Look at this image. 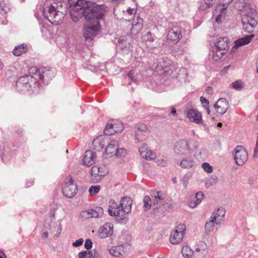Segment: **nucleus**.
<instances>
[{
    "instance_id": "nucleus-1",
    "label": "nucleus",
    "mask_w": 258,
    "mask_h": 258,
    "mask_svg": "<svg viewBox=\"0 0 258 258\" xmlns=\"http://www.w3.org/2000/svg\"><path fill=\"white\" fill-rule=\"evenodd\" d=\"M72 20L78 22L83 16L88 24L83 28V36L86 40H92L101 30L100 20L103 19L107 10L105 5L85 0H69Z\"/></svg>"
},
{
    "instance_id": "nucleus-2",
    "label": "nucleus",
    "mask_w": 258,
    "mask_h": 258,
    "mask_svg": "<svg viewBox=\"0 0 258 258\" xmlns=\"http://www.w3.org/2000/svg\"><path fill=\"white\" fill-rule=\"evenodd\" d=\"M29 73V75L20 77L17 81L16 86L18 91L21 92L34 91V89L36 88L37 80H40L44 81V77L46 75L44 69H38L36 67L30 68Z\"/></svg>"
},
{
    "instance_id": "nucleus-3",
    "label": "nucleus",
    "mask_w": 258,
    "mask_h": 258,
    "mask_svg": "<svg viewBox=\"0 0 258 258\" xmlns=\"http://www.w3.org/2000/svg\"><path fill=\"white\" fill-rule=\"evenodd\" d=\"M132 204V200L128 197L122 198L118 204L114 200H110L109 202V214L123 220L131 212Z\"/></svg>"
},
{
    "instance_id": "nucleus-4",
    "label": "nucleus",
    "mask_w": 258,
    "mask_h": 258,
    "mask_svg": "<svg viewBox=\"0 0 258 258\" xmlns=\"http://www.w3.org/2000/svg\"><path fill=\"white\" fill-rule=\"evenodd\" d=\"M43 13L44 17L55 25L61 23L66 15V11L61 4H50L49 2L44 4Z\"/></svg>"
},
{
    "instance_id": "nucleus-5",
    "label": "nucleus",
    "mask_w": 258,
    "mask_h": 258,
    "mask_svg": "<svg viewBox=\"0 0 258 258\" xmlns=\"http://www.w3.org/2000/svg\"><path fill=\"white\" fill-rule=\"evenodd\" d=\"M256 11L249 6L244 7L241 13L242 24L243 29L248 33H252L254 27L257 24V21L255 19Z\"/></svg>"
},
{
    "instance_id": "nucleus-6",
    "label": "nucleus",
    "mask_w": 258,
    "mask_h": 258,
    "mask_svg": "<svg viewBox=\"0 0 258 258\" xmlns=\"http://www.w3.org/2000/svg\"><path fill=\"white\" fill-rule=\"evenodd\" d=\"M185 228V225L183 224H179L175 227L169 237V241L171 244H177L181 241Z\"/></svg>"
},
{
    "instance_id": "nucleus-7",
    "label": "nucleus",
    "mask_w": 258,
    "mask_h": 258,
    "mask_svg": "<svg viewBox=\"0 0 258 258\" xmlns=\"http://www.w3.org/2000/svg\"><path fill=\"white\" fill-rule=\"evenodd\" d=\"M77 187L72 177H69L65 180L62 187V192L64 196L68 198H73L76 194Z\"/></svg>"
},
{
    "instance_id": "nucleus-8",
    "label": "nucleus",
    "mask_w": 258,
    "mask_h": 258,
    "mask_svg": "<svg viewBox=\"0 0 258 258\" xmlns=\"http://www.w3.org/2000/svg\"><path fill=\"white\" fill-rule=\"evenodd\" d=\"M184 114L190 122L198 124H202L203 122L202 113L196 109L187 108L184 111Z\"/></svg>"
},
{
    "instance_id": "nucleus-9",
    "label": "nucleus",
    "mask_w": 258,
    "mask_h": 258,
    "mask_svg": "<svg viewBox=\"0 0 258 258\" xmlns=\"http://www.w3.org/2000/svg\"><path fill=\"white\" fill-rule=\"evenodd\" d=\"M123 129L122 123L117 120H111L108 122L104 133L107 136H111L115 133L121 132Z\"/></svg>"
},
{
    "instance_id": "nucleus-10",
    "label": "nucleus",
    "mask_w": 258,
    "mask_h": 258,
    "mask_svg": "<svg viewBox=\"0 0 258 258\" xmlns=\"http://www.w3.org/2000/svg\"><path fill=\"white\" fill-rule=\"evenodd\" d=\"M234 151V159L235 163L238 165H243L248 159L247 151L244 147L240 146H237Z\"/></svg>"
},
{
    "instance_id": "nucleus-11",
    "label": "nucleus",
    "mask_w": 258,
    "mask_h": 258,
    "mask_svg": "<svg viewBox=\"0 0 258 258\" xmlns=\"http://www.w3.org/2000/svg\"><path fill=\"white\" fill-rule=\"evenodd\" d=\"M191 150L189 143L187 140H179L175 144L174 152L177 155H184L190 153Z\"/></svg>"
},
{
    "instance_id": "nucleus-12",
    "label": "nucleus",
    "mask_w": 258,
    "mask_h": 258,
    "mask_svg": "<svg viewBox=\"0 0 258 258\" xmlns=\"http://www.w3.org/2000/svg\"><path fill=\"white\" fill-rule=\"evenodd\" d=\"M103 215V209L97 207L95 209H90L82 211L80 215L81 218L87 219L90 218H99Z\"/></svg>"
},
{
    "instance_id": "nucleus-13",
    "label": "nucleus",
    "mask_w": 258,
    "mask_h": 258,
    "mask_svg": "<svg viewBox=\"0 0 258 258\" xmlns=\"http://www.w3.org/2000/svg\"><path fill=\"white\" fill-rule=\"evenodd\" d=\"M113 225L111 223H105L98 231V235L100 238H105L112 235Z\"/></svg>"
},
{
    "instance_id": "nucleus-14",
    "label": "nucleus",
    "mask_w": 258,
    "mask_h": 258,
    "mask_svg": "<svg viewBox=\"0 0 258 258\" xmlns=\"http://www.w3.org/2000/svg\"><path fill=\"white\" fill-rule=\"evenodd\" d=\"M207 248L206 242L202 241L198 242L196 245L194 258H205Z\"/></svg>"
},
{
    "instance_id": "nucleus-15",
    "label": "nucleus",
    "mask_w": 258,
    "mask_h": 258,
    "mask_svg": "<svg viewBox=\"0 0 258 258\" xmlns=\"http://www.w3.org/2000/svg\"><path fill=\"white\" fill-rule=\"evenodd\" d=\"M181 38V31L180 28L174 27L169 30L167 34V38L169 41L177 43Z\"/></svg>"
},
{
    "instance_id": "nucleus-16",
    "label": "nucleus",
    "mask_w": 258,
    "mask_h": 258,
    "mask_svg": "<svg viewBox=\"0 0 258 258\" xmlns=\"http://www.w3.org/2000/svg\"><path fill=\"white\" fill-rule=\"evenodd\" d=\"M214 107L218 113L223 115L227 111L229 103L225 98H221L215 104Z\"/></svg>"
},
{
    "instance_id": "nucleus-17",
    "label": "nucleus",
    "mask_w": 258,
    "mask_h": 258,
    "mask_svg": "<svg viewBox=\"0 0 258 258\" xmlns=\"http://www.w3.org/2000/svg\"><path fill=\"white\" fill-rule=\"evenodd\" d=\"M226 7L224 5H219L213 12V15L216 16V21L218 23L222 22L226 14Z\"/></svg>"
},
{
    "instance_id": "nucleus-18",
    "label": "nucleus",
    "mask_w": 258,
    "mask_h": 258,
    "mask_svg": "<svg viewBox=\"0 0 258 258\" xmlns=\"http://www.w3.org/2000/svg\"><path fill=\"white\" fill-rule=\"evenodd\" d=\"M225 213L223 208H218L214 211L210 218L216 221V225H219L224 221Z\"/></svg>"
},
{
    "instance_id": "nucleus-19",
    "label": "nucleus",
    "mask_w": 258,
    "mask_h": 258,
    "mask_svg": "<svg viewBox=\"0 0 258 258\" xmlns=\"http://www.w3.org/2000/svg\"><path fill=\"white\" fill-rule=\"evenodd\" d=\"M96 158V155L95 152L91 150H87L85 153L83 161L85 165L90 166L95 163Z\"/></svg>"
},
{
    "instance_id": "nucleus-20",
    "label": "nucleus",
    "mask_w": 258,
    "mask_h": 258,
    "mask_svg": "<svg viewBox=\"0 0 258 258\" xmlns=\"http://www.w3.org/2000/svg\"><path fill=\"white\" fill-rule=\"evenodd\" d=\"M196 161L192 157L183 158L179 162V165L183 169H189L196 166Z\"/></svg>"
},
{
    "instance_id": "nucleus-21",
    "label": "nucleus",
    "mask_w": 258,
    "mask_h": 258,
    "mask_svg": "<svg viewBox=\"0 0 258 258\" xmlns=\"http://www.w3.org/2000/svg\"><path fill=\"white\" fill-rule=\"evenodd\" d=\"M147 127L144 123L139 124L136 131V138L138 142H141L144 139L147 133Z\"/></svg>"
},
{
    "instance_id": "nucleus-22",
    "label": "nucleus",
    "mask_w": 258,
    "mask_h": 258,
    "mask_svg": "<svg viewBox=\"0 0 258 258\" xmlns=\"http://www.w3.org/2000/svg\"><path fill=\"white\" fill-rule=\"evenodd\" d=\"M132 38L130 35L120 37L118 39V47L121 49H130Z\"/></svg>"
},
{
    "instance_id": "nucleus-23",
    "label": "nucleus",
    "mask_w": 258,
    "mask_h": 258,
    "mask_svg": "<svg viewBox=\"0 0 258 258\" xmlns=\"http://www.w3.org/2000/svg\"><path fill=\"white\" fill-rule=\"evenodd\" d=\"M229 42L228 39L226 37L220 38L216 41L214 47L219 49H222L223 51L226 52L228 49Z\"/></svg>"
},
{
    "instance_id": "nucleus-24",
    "label": "nucleus",
    "mask_w": 258,
    "mask_h": 258,
    "mask_svg": "<svg viewBox=\"0 0 258 258\" xmlns=\"http://www.w3.org/2000/svg\"><path fill=\"white\" fill-rule=\"evenodd\" d=\"M118 147V143L116 140L111 141L105 149V153L110 155V156L114 155Z\"/></svg>"
},
{
    "instance_id": "nucleus-25",
    "label": "nucleus",
    "mask_w": 258,
    "mask_h": 258,
    "mask_svg": "<svg viewBox=\"0 0 258 258\" xmlns=\"http://www.w3.org/2000/svg\"><path fill=\"white\" fill-rule=\"evenodd\" d=\"M105 145V140L101 138L97 137L92 142L93 149L97 151H100Z\"/></svg>"
},
{
    "instance_id": "nucleus-26",
    "label": "nucleus",
    "mask_w": 258,
    "mask_h": 258,
    "mask_svg": "<svg viewBox=\"0 0 258 258\" xmlns=\"http://www.w3.org/2000/svg\"><path fill=\"white\" fill-rule=\"evenodd\" d=\"M152 197L153 198L152 202L154 205H158L165 199V195L161 191L153 192Z\"/></svg>"
},
{
    "instance_id": "nucleus-27",
    "label": "nucleus",
    "mask_w": 258,
    "mask_h": 258,
    "mask_svg": "<svg viewBox=\"0 0 258 258\" xmlns=\"http://www.w3.org/2000/svg\"><path fill=\"white\" fill-rule=\"evenodd\" d=\"M254 37L253 34H250L248 36H244L235 41V46L240 47L248 44Z\"/></svg>"
},
{
    "instance_id": "nucleus-28",
    "label": "nucleus",
    "mask_w": 258,
    "mask_h": 258,
    "mask_svg": "<svg viewBox=\"0 0 258 258\" xmlns=\"http://www.w3.org/2000/svg\"><path fill=\"white\" fill-rule=\"evenodd\" d=\"M225 53V52L222 51V49L220 50L214 47L210 53V55L212 59L214 61H217L221 59Z\"/></svg>"
},
{
    "instance_id": "nucleus-29",
    "label": "nucleus",
    "mask_w": 258,
    "mask_h": 258,
    "mask_svg": "<svg viewBox=\"0 0 258 258\" xmlns=\"http://www.w3.org/2000/svg\"><path fill=\"white\" fill-rule=\"evenodd\" d=\"M109 253L114 256H119L124 253V247L122 245L113 246L109 250Z\"/></svg>"
},
{
    "instance_id": "nucleus-30",
    "label": "nucleus",
    "mask_w": 258,
    "mask_h": 258,
    "mask_svg": "<svg viewBox=\"0 0 258 258\" xmlns=\"http://www.w3.org/2000/svg\"><path fill=\"white\" fill-rule=\"evenodd\" d=\"M216 221L210 218L206 222L205 226V232L207 234H209L214 231L215 228Z\"/></svg>"
},
{
    "instance_id": "nucleus-31",
    "label": "nucleus",
    "mask_w": 258,
    "mask_h": 258,
    "mask_svg": "<svg viewBox=\"0 0 258 258\" xmlns=\"http://www.w3.org/2000/svg\"><path fill=\"white\" fill-rule=\"evenodd\" d=\"M176 78L181 82H185L187 79V71L185 68L180 69L176 75Z\"/></svg>"
},
{
    "instance_id": "nucleus-32",
    "label": "nucleus",
    "mask_w": 258,
    "mask_h": 258,
    "mask_svg": "<svg viewBox=\"0 0 258 258\" xmlns=\"http://www.w3.org/2000/svg\"><path fill=\"white\" fill-rule=\"evenodd\" d=\"M27 51V45L25 44H21L16 46L13 52L16 56H20L22 54L25 53Z\"/></svg>"
},
{
    "instance_id": "nucleus-33",
    "label": "nucleus",
    "mask_w": 258,
    "mask_h": 258,
    "mask_svg": "<svg viewBox=\"0 0 258 258\" xmlns=\"http://www.w3.org/2000/svg\"><path fill=\"white\" fill-rule=\"evenodd\" d=\"M142 19H140L136 21L135 20L133 21V26L131 29L132 33L134 34H137L139 31L142 28Z\"/></svg>"
},
{
    "instance_id": "nucleus-34",
    "label": "nucleus",
    "mask_w": 258,
    "mask_h": 258,
    "mask_svg": "<svg viewBox=\"0 0 258 258\" xmlns=\"http://www.w3.org/2000/svg\"><path fill=\"white\" fill-rule=\"evenodd\" d=\"M181 252L184 258H190L194 254L193 250L187 245L182 247Z\"/></svg>"
},
{
    "instance_id": "nucleus-35",
    "label": "nucleus",
    "mask_w": 258,
    "mask_h": 258,
    "mask_svg": "<svg viewBox=\"0 0 258 258\" xmlns=\"http://www.w3.org/2000/svg\"><path fill=\"white\" fill-rule=\"evenodd\" d=\"M170 65V60L167 58L164 57L161 60L158 62L157 66L161 68V69H164L167 68L168 67H169Z\"/></svg>"
},
{
    "instance_id": "nucleus-36",
    "label": "nucleus",
    "mask_w": 258,
    "mask_h": 258,
    "mask_svg": "<svg viewBox=\"0 0 258 258\" xmlns=\"http://www.w3.org/2000/svg\"><path fill=\"white\" fill-rule=\"evenodd\" d=\"M244 86L241 81L237 80L231 83L230 87L237 91H240L243 88Z\"/></svg>"
},
{
    "instance_id": "nucleus-37",
    "label": "nucleus",
    "mask_w": 258,
    "mask_h": 258,
    "mask_svg": "<svg viewBox=\"0 0 258 258\" xmlns=\"http://www.w3.org/2000/svg\"><path fill=\"white\" fill-rule=\"evenodd\" d=\"M142 153L141 156L147 160L154 159L156 157V154L150 150H148L146 153L142 152Z\"/></svg>"
},
{
    "instance_id": "nucleus-38",
    "label": "nucleus",
    "mask_w": 258,
    "mask_h": 258,
    "mask_svg": "<svg viewBox=\"0 0 258 258\" xmlns=\"http://www.w3.org/2000/svg\"><path fill=\"white\" fill-rule=\"evenodd\" d=\"M217 181V177L215 175H213L207 180L205 183V186L207 188H208L213 185L216 184Z\"/></svg>"
},
{
    "instance_id": "nucleus-39",
    "label": "nucleus",
    "mask_w": 258,
    "mask_h": 258,
    "mask_svg": "<svg viewBox=\"0 0 258 258\" xmlns=\"http://www.w3.org/2000/svg\"><path fill=\"white\" fill-rule=\"evenodd\" d=\"M93 253L88 250H84L78 253V258H92Z\"/></svg>"
},
{
    "instance_id": "nucleus-40",
    "label": "nucleus",
    "mask_w": 258,
    "mask_h": 258,
    "mask_svg": "<svg viewBox=\"0 0 258 258\" xmlns=\"http://www.w3.org/2000/svg\"><path fill=\"white\" fill-rule=\"evenodd\" d=\"M151 201V199L149 196H145L143 199V202L144 204V208L145 211L149 210L151 207V204H149Z\"/></svg>"
},
{
    "instance_id": "nucleus-41",
    "label": "nucleus",
    "mask_w": 258,
    "mask_h": 258,
    "mask_svg": "<svg viewBox=\"0 0 258 258\" xmlns=\"http://www.w3.org/2000/svg\"><path fill=\"white\" fill-rule=\"evenodd\" d=\"M100 190V186L99 185L91 186L89 189L90 194L93 196L97 194Z\"/></svg>"
},
{
    "instance_id": "nucleus-42",
    "label": "nucleus",
    "mask_w": 258,
    "mask_h": 258,
    "mask_svg": "<svg viewBox=\"0 0 258 258\" xmlns=\"http://www.w3.org/2000/svg\"><path fill=\"white\" fill-rule=\"evenodd\" d=\"M202 167L204 170L208 173H211L213 172V167L207 162L202 163Z\"/></svg>"
},
{
    "instance_id": "nucleus-43",
    "label": "nucleus",
    "mask_w": 258,
    "mask_h": 258,
    "mask_svg": "<svg viewBox=\"0 0 258 258\" xmlns=\"http://www.w3.org/2000/svg\"><path fill=\"white\" fill-rule=\"evenodd\" d=\"M126 154V151L123 148H117L114 155L118 157H124Z\"/></svg>"
},
{
    "instance_id": "nucleus-44",
    "label": "nucleus",
    "mask_w": 258,
    "mask_h": 258,
    "mask_svg": "<svg viewBox=\"0 0 258 258\" xmlns=\"http://www.w3.org/2000/svg\"><path fill=\"white\" fill-rule=\"evenodd\" d=\"M191 177V175L189 173L185 174L182 179V184L185 188L187 187L188 181Z\"/></svg>"
},
{
    "instance_id": "nucleus-45",
    "label": "nucleus",
    "mask_w": 258,
    "mask_h": 258,
    "mask_svg": "<svg viewBox=\"0 0 258 258\" xmlns=\"http://www.w3.org/2000/svg\"><path fill=\"white\" fill-rule=\"evenodd\" d=\"M98 177L99 179L105 176L107 173V171L105 169L104 167H99L98 166Z\"/></svg>"
},
{
    "instance_id": "nucleus-46",
    "label": "nucleus",
    "mask_w": 258,
    "mask_h": 258,
    "mask_svg": "<svg viewBox=\"0 0 258 258\" xmlns=\"http://www.w3.org/2000/svg\"><path fill=\"white\" fill-rule=\"evenodd\" d=\"M98 166H94L91 169V174L92 176L95 177H98Z\"/></svg>"
},
{
    "instance_id": "nucleus-47",
    "label": "nucleus",
    "mask_w": 258,
    "mask_h": 258,
    "mask_svg": "<svg viewBox=\"0 0 258 258\" xmlns=\"http://www.w3.org/2000/svg\"><path fill=\"white\" fill-rule=\"evenodd\" d=\"M203 198L204 195L203 192L201 191L198 192L195 196L196 202L197 203L200 204L202 202V200H203Z\"/></svg>"
},
{
    "instance_id": "nucleus-48",
    "label": "nucleus",
    "mask_w": 258,
    "mask_h": 258,
    "mask_svg": "<svg viewBox=\"0 0 258 258\" xmlns=\"http://www.w3.org/2000/svg\"><path fill=\"white\" fill-rule=\"evenodd\" d=\"M148 150H149L148 146L145 143L142 144L139 148V151L141 156L142 155V152L146 153Z\"/></svg>"
},
{
    "instance_id": "nucleus-49",
    "label": "nucleus",
    "mask_w": 258,
    "mask_h": 258,
    "mask_svg": "<svg viewBox=\"0 0 258 258\" xmlns=\"http://www.w3.org/2000/svg\"><path fill=\"white\" fill-rule=\"evenodd\" d=\"M84 246L88 250L91 249L92 247V242L91 240L89 239H86L85 242Z\"/></svg>"
},
{
    "instance_id": "nucleus-50",
    "label": "nucleus",
    "mask_w": 258,
    "mask_h": 258,
    "mask_svg": "<svg viewBox=\"0 0 258 258\" xmlns=\"http://www.w3.org/2000/svg\"><path fill=\"white\" fill-rule=\"evenodd\" d=\"M200 101L204 108L205 107H207L209 104V100L203 96L200 97Z\"/></svg>"
},
{
    "instance_id": "nucleus-51",
    "label": "nucleus",
    "mask_w": 258,
    "mask_h": 258,
    "mask_svg": "<svg viewBox=\"0 0 258 258\" xmlns=\"http://www.w3.org/2000/svg\"><path fill=\"white\" fill-rule=\"evenodd\" d=\"M210 7L209 6V3L207 4V5L203 4V0H202L201 2L200 6L199 9L201 11H204V10H206V9L209 8Z\"/></svg>"
},
{
    "instance_id": "nucleus-52",
    "label": "nucleus",
    "mask_w": 258,
    "mask_h": 258,
    "mask_svg": "<svg viewBox=\"0 0 258 258\" xmlns=\"http://www.w3.org/2000/svg\"><path fill=\"white\" fill-rule=\"evenodd\" d=\"M84 240L83 238H80L78 240H76L73 243V245L74 247H78L82 244Z\"/></svg>"
},
{
    "instance_id": "nucleus-53",
    "label": "nucleus",
    "mask_w": 258,
    "mask_h": 258,
    "mask_svg": "<svg viewBox=\"0 0 258 258\" xmlns=\"http://www.w3.org/2000/svg\"><path fill=\"white\" fill-rule=\"evenodd\" d=\"M145 39L147 41H153L154 38L152 36L151 32H148L146 35L144 36Z\"/></svg>"
},
{
    "instance_id": "nucleus-54",
    "label": "nucleus",
    "mask_w": 258,
    "mask_h": 258,
    "mask_svg": "<svg viewBox=\"0 0 258 258\" xmlns=\"http://www.w3.org/2000/svg\"><path fill=\"white\" fill-rule=\"evenodd\" d=\"M199 204L196 202V200H191L188 203V205L191 208H195Z\"/></svg>"
},
{
    "instance_id": "nucleus-55",
    "label": "nucleus",
    "mask_w": 258,
    "mask_h": 258,
    "mask_svg": "<svg viewBox=\"0 0 258 258\" xmlns=\"http://www.w3.org/2000/svg\"><path fill=\"white\" fill-rule=\"evenodd\" d=\"M128 78L132 81H134L136 80L135 79V73L133 71H131L128 73Z\"/></svg>"
},
{
    "instance_id": "nucleus-56",
    "label": "nucleus",
    "mask_w": 258,
    "mask_h": 258,
    "mask_svg": "<svg viewBox=\"0 0 258 258\" xmlns=\"http://www.w3.org/2000/svg\"><path fill=\"white\" fill-rule=\"evenodd\" d=\"M203 4H209V6L211 7L215 3V0H203Z\"/></svg>"
},
{
    "instance_id": "nucleus-57",
    "label": "nucleus",
    "mask_w": 258,
    "mask_h": 258,
    "mask_svg": "<svg viewBox=\"0 0 258 258\" xmlns=\"http://www.w3.org/2000/svg\"><path fill=\"white\" fill-rule=\"evenodd\" d=\"M171 113L174 116H177V112L174 106L171 107Z\"/></svg>"
},
{
    "instance_id": "nucleus-58",
    "label": "nucleus",
    "mask_w": 258,
    "mask_h": 258,
    "mask_svg": "<svg viewBox=\"0 0 258 258\" xmlns=\"http://www.w3.org/2000/svg\"><path fill=\"white\" fill-rule=\"evenodd\" d=\"M136 12V10L134 9L129 8L127 10V13L130 15H133Z\"/></svg>"
},
{
    "instance_id": "nucleus-59",
    "label": "nucleus",
    "mask_w": 258,
    "mask_h": 258,
    "mask_svg": "<svg viewBox=\"0 0 258 258\" xmlns=\"http://www.w3.org/2000/svg\"><path fill=\"white\" fill-rule=\"evenodd\" d=\"M61 229H62L61 226V225H59L58 228V229H57V233L55 234V236L56 237H58L59 236V235H60V234L61 233Z\"/></svg>"
},
{
    "instance_id": "nucleus-60",
    "label": "nucleus",
    "mask_w": 258,
    "mask_h": 258,
    "mask_svg": "<svg viewBox=\"0 0 258 258\" xmlns=\"http://www.w3.org/2000/svg\"><path fill=\"white\" fill-rule=\"evenodd\" d=\"M213 89L211 87H208L207 89H206V91L208 93H210V94H212V92H213Z\"/></svg>"
},
{
    "instance_id": "nucleus-61",
    "label": "nucleus",
    "mask_w": 258,
    "mask_h": 258,
    "mask_svg": "<svg viewBox=\"0 0 258 258\" xmlns=\"http://www.w3.org/2000/svg\"><path fill=\"white\" fill-rule=\"evenodd\" d=\"M48 236V233L47 232H44L42 234V237L44 238H47Z\"/></svg>"
},
{
    "instance_id": "nucleus-62",
    "label": "nucleus",
    "mask_w": 258,
    "mask_h": 258,
    "mask_svg": "<svg viewBox=\"0 0 258 258\" xmlns=\"http://www.w3.org/2000/svg\"><path fill=\"white\" fill-rule=\"evenodd\" d=\"M0 258H6V256L5 254V253L0 251Z\"/></svg>"
},
{
    "instance_id": "nucleus-63",
    "label": "nucleus",
    "mask_w": 258,
    "mask_h": 258,
    "mask_svg": "<svg viewBox=\"0 0 258 258\" xmlns=\"http://www.w3.org/2000/svg\"><path fill=\"white\" fill-rule=\"evenodd\" d=\"M205 108L206 109L207 113L208 114H210V110L209 105L207 106V107H205Z\"/></svg>"
},
{
    "instance_id": "nucleus-64",
    "label": "nucleus",
    "mask_w": 258,
    "mask_h": 258,
    "mask_svg": "<svg viewBox=\"0 0 258 258\" xmlns=\"http://www.w3.org/2000/svg\"><path fill=\"white\" fill-rule=\"evenodd\" d=\"M222 123H221V122L218 123V124H217V126L218 127H222Z\"/></svg>"
}]
</instances>
